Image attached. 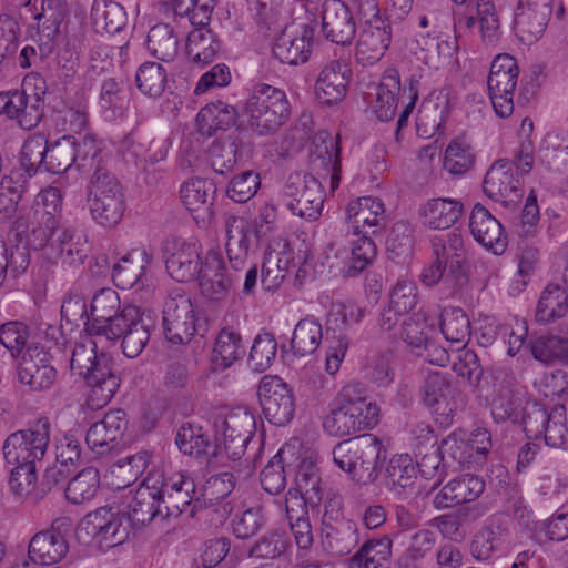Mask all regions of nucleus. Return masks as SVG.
<instances>
[{
	"label": "nucleus",
	"mask_w": 568,
	"mask_h": 568,
	"mask_svg": "<svg viewBox=\"0 0 568 568\" xmlns=\"http://www.w3.org/2000/svg\"><path fill=\"white\" fill-rule=\"evenodd\" d=\"M110 154L93 163H75L78 171L92 174L87 185V205L93 221L104 227L120 223L125 211L124 193L120 180L109 168Z\"/></svg>",
	"instance_id": "obj_1"
},
{
	"label": "nucleus",
	"mask_w": 568,
	"mask_h": 568,
	"mask_svg": "<svg viewBox=\"0 0 568 568\" xmlns=\"http://www.w3.org/2000/svg\"><path fill=\"white\" fill-rule=\"evenodd\" d=\"M387 450L372 434L339 442L333 449L334 463L361 485H371L381 475Z\"/></svg>",
	"instance_id": "obj_2"
},
{
	"label": "nucleus",
	"mask_w": 568,
	"mask_h": 568,
	"mask_svg": "<svg viewBox=\"0 0 568 568\" xmlns=\"http://www.w3.org/2000/svg\"><path fill=\"white\" fill-rule=\"evenodd\" d=\"M214 458L223 454L232 460L244 456L247 446L254 437L256 422L254 415L244 407L232 409L226 415H219L214 420Z\"/></svg>",
	"instance_id": "obj_3"
},
{
	"label": "nucleus",
	"mask_w": 568,
	"mask_h": 568,
	"mask_svg": "<svg viewBox=\"0 0 568 568\" xmlns=\"http://www.w3.org/2000/svg\"><path fill=\"white\" fill-rule=\"evenodd\" d=\"M102 143L87 134L81 142H78L72 135H63L57 140L49 141L47 146V161H44V172L52 174H62L75 163H93L99 158H103Z\"/></svg>",
	"instance_id": "obj_4"
},
{
	"label": "nucleus",
	"mask_w": 568,
	"mask_h": 568,
	"mask_svg": "<svg viewBox=\"0 0 568 568\" xmlns=\"http://www.w3.org/2000/svg\"><path fill=\"white\" fill-rule=\"evenodd\" d=\"M165 338L173 345L191 342L196 327V314L191 297L182 290L172 291L165 298L162 311Z\"/></svg>",
	"instance_id": "obj_5"
},
{
	"label": "nucleus",
	"mask_w": 568,
	"mask_h": 568,
	"mask_svg": "<svg viewBox=\"0 0 568 568\" xmlns=\"http://www.w3.org/2000/svg\"><path fill=\"white\" fill-rule=\"evenodd\" d=\"M49 445L48 423L38 424L34 428H28L10 434L3 443V457L8 465L22 466L37 465Z\"/></svg>",
	"instance_id": "obj_6"
},
{
	"label": "nucleus",
	"mask_w": 568,
	"mask_h": 568,
	"mask_svg": "<svg viewBox=\"0 0 568 568\" xmlns=\"http://www.w3.org/2000/svg\"><path fill=\"white\" fill-rule=\"evenodd\" d=\"M257 395L265 418L275 426H285L294 417L295 397L292 388L278 376L262 377Z\"/></svg>",
	"instance_id": "obj_7"
},
{
	"label": "nucleus",
	"mask_w": 568,
	"mask_h": 568,
	"mask_svg": "<svg viewBox=\"0 0 568 568\" xmlns=\"http://www.w3.org/2000/svg\"><path fill=\"white\" fill-rule=\"evenodd\" d=\"M284 193L292 199L287 206L294 215L307 220L320 217L325 193L318 178L313 174H291L284 186Z\"/></svg>",
	"instance_id": "obj_8"
},
{
	"label": "nucleus",
	"mask_w": 568,
	"mask_h": 568,
	"mask_svg": "<svg viewBox=\"0 0 568 568\" xmlns=\"http://www.w3.org/2000/svg\"><path fill=\"white\" fill-rule=\"evenodd\" d=\"M160 497L165 509L164 515L169 517H179L181 514L189 511L190 516L202 509L200 499V488L196 487L195 480L185 474L176 473L165 478L161 486L158 487Z\"/></svg>",
	"instance_id": "obj_9"
},
{
	"label": "nucleus",
	"mask_w": 568,
	"mask_h": 568,
	"mask_svg": "<svg viewBox=\"0 0 568 568\" xmlns=\"http://www.w3.org/2000/svg\"><path fill=\"white\" fill-rule=\"evenodd\" d=\"M130 308H136L133 305L121 307L119 294L112 288L100 290L92 298L90 305V320L85 322V331L90 336L106 337L110 329L120 324Z\"/></svg>",
	"instance_id": "obj_10"
},
{
	"label": "nucleus",
	"mask_w": 568,
	"mask_h": 568,
	"mask_svg": "<svg viewBox=\"0 0 568 568\" xmlns=\"http://www.w3.org/2000/svg\"><path fill=\"white\" fill-rule=\"evenodd\" d=\"M363 28L356 44V58L362 63L373 64L379 61L392 40L390 24L379 16L378 6L374 16H358Z\"/></svg>",
	"instance_id": "obj_11"
},
{
	"label": "nucleus",
	"mask_w": 568,
	"mask_h": 568,
	"mask_svg": "<svg viewBox=\"0 0 568 568\" xmlns=\"http://www.w3.org/2000/svg\"><path fill=\"white\" fill-rule=\"evenodd\" d=\"M237 273L231 266L227 267L220 251L210 250L197 276L202 295L213 302L225 300L237 278Z\"/></svg>",
	"instance_id": "obj_12"
},
{
	"label": "nucleus",
	"mask_w": 568,
	"mask_h": 568,
	"mask_svg": "<svg viewBox=\"0 0 568 568\" xmlns=\"http://www.w3.org/2000/svg\"><path fill=\"white\" fill-rule=\"evenodd\" d=\"M17 376L32 392H43L57 381V369L51 365V355L39 344H31L22 355Z\"/></svg>",
	"instance_id": "obj_13"
},
{
	"label": "nucleus",
	"mask_w": 568,
	"mask_h": 568,
	"mask_svg": "<svg viewBox=\"0 0 568 568\" xmlns=\"http://www.w3.org/2000/svg\"><path fill=\"white\" fill-rule=\"evenodd\" d=\"M483 191L506 206L516 204L524 195L523 181L508 159H499L491 164L484 178Z\"/></svg>",
	"instance_id": "obj_14"
},
{
	"label": "nucleus",
	"mask_w": 568,
	"mask_h": 568,
	"mask_svg": "<svg viewBox=\"0 0 568 568\" xmlns=\"http://www.w3.org/2000/svg\"><path fill=\"white\" fill-rule=\"evenodd\" d=\"M262 225L255 226L244 216L229 215L225 219L226 253L235 272L245 268L250 248L260 239Z\"/></svg>",
	"instance_id": "obj_15"
},
{
	"label": "nucleus",
	"mask_w": 568,
	"mask_h": 568,
	"mask_svg": "<svg viewBox=\"0 0 568 568\" xmlns=\"http://www.w3.org/2000/svg\"><path fill=\"white\" fill-rule=\"evenodd\" d=\"M346 235H377L386 226L385 206L382 200L363 196L351 201L346 207Z\"/></svg>",
	"instance_id": "obj_16"
},
{
	"label": "nucleus",
	"mask_w": 568,
	"mask_h": 568,
	"mask_svg": "<svg viewBox=\"0 0 568 568\" xmlns=\"http://www.w3.org/2000/svg\"><path fill=\"white\" fill-rule=\"evenodd\" d=\"M68 8L64 0H42L41 11L34 16L36 24L28 28L30 38L39 43L42 54L52 51V47L60 37Z\"/></svg>",
	"instance_id": "obj_17"
},
{
	"label": "nucleus",
	"mask_w": 568,
	"mask_h": 568,
	"mask_svg": "<svg viewBox=\"0 0 568 568\" xmlns=\"http://www.w3.org/2000/svg\"><path fill=\"white\" fill-rule=\"evenodd\" d=\"M310 168L316 178L329 179L331 189L335 191L341 181V146L339 134L332 138L326 131L318 132L313 140L310 152Z\"/></svg>",
	"instance_id": "obj_18"
},
{
	"label": "nucleus",
	"mask_w": 568,
	"mask_h": 568,
	"mask_svg": "<svg viewBox=\"0 0 568 568\" xmlns=\"http://www.w3.org/2000/svg\"><path fill=\"white\" fill-rule=\"evenodd\" d=\"M448 378L439 372L429 374L422 387V398L425 406L434 415L435 422L447 427L453 423L457 408Z\"/></svg>",
	"instance_id": "obj_19"
},
{
	"label": "nucleus",
	"mask_w": 568,
	"mask_h": 568,
	"mask_svg": "<svg viewBox=\"0 0 568 568\" xmlns=\"http://www.w3.org/2000/svg\"><path fill=\"white\" fill-rule=\"evenodd\" d=\"M165 267L169 275L178 282H190L201 272L202 261L195 243L182 239H172L164 244Z\"/></svg>",
	"instance_id": "obj_20"
},
{
	"label": "nucleus",
	"mask_w": 568,
	"mask_h": 568,
	"mask_svg": "<svg viewBox=\"0 0 568 568\" xmlns=\"http://www.w3.org/2000/svg\"><path fill=\"white\" fill-rule=\"evenodd\" d=\"M357 524L344 517H334L327 507L322 519V545L333 557L348 555L358 544Z\"/></svg>",
	"instance_id": "obj_21"
},
{
	"label": "nucleus",
	"mask_w": 568,
	"mask_h": 568,
	"mask_svg": "<svg viewBox=\"0 0 568 568\" xmlns=\"http://www.w3.org/2000/svg\"><path fill=\"white\" fill-rule=\"evenodd\" d=\"M353 8L343 0H325L322 6V32L338 45L352 43L356 34Z\"/></svg>",
	"instance_id": "obj_22"
},
{
	"label": "nucleus",
	"mask_w": 568,
	"mask_h": 568,
	"mask_svg": "<svg viewBox=\"0 0 568 568\" xmlns=\"http://www.w3.org/2000/svg\"><path fill=\"white\" fill-rule=\"evenodd\" d=\"M519 68L517 60L508 54H497L491 64L487 80L489 98L493 106L503 103H514V93L517 87Z\"/></svg>",
	"instance_id": "obj_23"
},
{
	"label": "nucleus",
	"mask_w": 568,
	"mask_h": 568,
	"mask_svg": "<svg viewBox=\"0 0 568 568\" xmlns=\"http://www.w3.org/2000/svg\"><path fill=\"white\" fill-rule=\"evenodd\" d=\"M39 243L34 248L51 247L63 264H82L87 256V241L74 230L65 226H55L45 233H40Z\"/></svg>",
	"instance_id": "obj_24"
},
{
	"label": "nucleus",
	"mask_w": 568,
	"mask_h": 568,
	"mask_svg": "<svg viewBox=\"0 0 568 568\" xmlns=\"http://www.w3.org/2000/svg\"><path fill=\"white\" fill-rule=\"evenodd\" d=\"M120 324L112 327L110 334L104 337L106 341L118 342L122 339V352L129 358L139 356L145 348L149 339L150 332L142 318L139 307L130 308L129 315L119 320Z\"/></svg>",
	"instance_id": "obj_25"
},
{
	"label": "nucleus",
	"mask_w": 568,
	"mask_h": 568,
	"mask_svg": "<svg viewBox=\"0 0 568 568\" xmlns=\"http://www.w3.org/2000/svg\"><path fill=\"white\" fill-rule=\"evenodd\" d=\"M85 524L89 532L108 548L123 544L132 528L125 515L113 514L106 508H99L90 514Z\"/></svg>",
	"instance_id": "obj_26"
},
{
	"label": "nucleus",
	"mask_w": 568,
	"mask_h": 568,
	"mask_svg": "<svg viewBox=\"0 0 568 568\" xmlns=\"http://www.w3.org/2000/svg\"><path fill=\"white\" fill-rule=\"evenodd\" d=\"M55 520L49 529L33 535L28 546V559L31 567L38 565H53L61 561L69 551V544L57 526Z\"/></svg>",
	"instance_id": "obj_27"
},
{
	"label": "nucleus",
	"mask_w": 568,
	"mask_h": 568,
	"mask_svg": "<svg viewBox=\"0 0 568 568\" xmlns=\"http://www.w3.org/2000/svg\"><path fill=\"white\" fill-rule=\"evenodd\" d=\"M474 240L495 254H503L508 241L501 223L483 204L476 203L469 216Z\"/></svg>",
	"instance_id": "obj_28"
},
{
	"label": "nucleus",
	"mask_w": 568,
	"mask_h": 568,
	"mask_svg": "<svg viewBox=\"0 0 568 568\" xmlns=\"http://www.w3.org/2000/svg\"><path fill=\"white\" fill-rule=\"evenodd\" d=\"M419 80L410 77L402 87L396 69H388L376 87V102L379 106H415L418 100Z\"/></svg>",
	"instance_id": "obj_29"
},
{
	"label": "nucleus",
	"mask_w": 568,
	"mask_h": 568,
	"mask_svg": "<svg viewBox=\"0 0 568 568\" xmlns=\"http://www.w3.org/2000/svg\"><path fill=\"white\" fill-rule=\"evenodd\" d=\"M430 243L434 257L448 265L446 281L457 285L462 278H465L466 248L462 233L453 230L447 234L434 236Z\"/></svg>",
	"instance_id": "obj_30"
},
{
	"label": "nucleus",
	"mask_w": 568,
	"mask_h": 568,
	"mask_svg": "<svg viewBox=\"0 0 568 568\" xmlns=\"http://www.w3.org/2000/svg\"><path fill=\"white\" fill-rule=\"evenodd\" d=\"M378 424L374 413L362 412L335 404V407L323 422L324 429L332 436H347L363 430H369Z\"/></svg>",
	"instance_id": "obj_31"
},
{
	"label": "nucleus",
	"mask_w": 568,
	"mask_h": 568,
	"mask_svg": "<svg viewBox=\"0 0 568 568\" xmlns=\"http://www.w3.org/2000/svg\"><path fill=\"white\" fill-rule=\"evenodd\" d=\"M148 478L136 490L128 505L126 518L132 527H141L151 523L155 517L168 518L163 511V503L160 497L156 484Z\"/></svg>",
	"instance_id": "obj_32"
},
{
	"label": "nucleus",
	"mask_w": 568,
	"mask_h": 568,
	"mask_svg": "<svg viewBox=\"0 0 568 568\" xmlns=\"http://www.w3.org/2000/svg\"><path fill=\"white\" fill-rule=\"evenodd\" d=\"M180 196L183 205L195 220H210L213 214V205L216 196V185L212 180L194 178L181 185Z\"/></svg>",
	"instance_id": "obj_33"
},
{
	"label": "nucleus",
	"mask_w": 568,
	"mask_h": 568,
	"mask_svg": "<svg viewBox=\"0 0 568 568\" xmlns=\"http://www.w3.org/2000/svg\"><path fill=\"white\" fill-rule=\"evenodd\" d=\"M552 7L517 3L514 18L516 36L524 44L537 42L544 34Z\"/></svg>",
	"instance_id": "obj_34"
},
{
	"label": "nucleus",
	"mask_w": 568,
	"mask_h": 568,
	"mask_svg": "<svg viewBox=\"0 0 568 568\" xmlns=\"http://www.w3.org/2000/svg\"><path fill=\"white\" fill-rule=\"evenodd\" d=\"M314 29L301 26L295 34L284 31L273 45V54L282 63L296 65L308 60L313 47Z\"/></svg>",
	"instance_id": "obj_35"
},
{
	"label": "nucleus",
	"mask_w": 568,
	"mask_h": 568,
	"mask_svg": "<svg viewBox=\"0 0 568 568\" xmlns=\"http://www.w3.org/2000/svg\"><path fill=\"white\" fill-rule=\"evenodd\" d=\"M84 381L90 387L87 404L91 409L104 407L113 398L121 383L110 357H102L95 372Z\"/></svg>",
	"instance_id": "obj_36"
},
{
	"label": "nucleus",
	"mask_w": 568,
	"mask_h": 568,
	"mask_svg": "<svg viewBox=\"0 0 568 568\" xmlns=\"http://www.w3.org/2000/svg\"><path fill=\"white\" fill-rule=\"evenodd\" d=\"M485 490V481L473 474H464L449 480L436 495L437 508H449L476 500Z\"/></svg>",
	"instance_id": "obj_37"
},
{
	"label": "nucleus",
	"mask_w": 568,
	"mask_h": 568,
	"mask_svg": "<svg viewBox=\"0 0 568 568\" xmlns=\"http://www.w3.org/2000/svg\"><path fill=\"white\" fill-rule=\"evenodd\" d=\"M347 71V65L338 60L323 68L315 84V94L321 104L329 106L342 102L348 87Z\"/></svg>",
	"instance_id": "obj_38"
},
{
	"label": "nucleus",
	"mask_w": 568,
	"mask_h": 568,
	"mask_svg": "<svg viewBox=\"0 0 568 568\" xmlns=\"http://www.w3.org/2000/svg\"><path fill=\"white\" fill-rule=\"evenodd\" d=\"M418 212L428 227L446 230L459 220L464 212V204L449 197L430 199L420 206Z\"/></svg>",
	"instance_id": "obj_39"
},
{
	"label": "nucleus",
	"mask_w": 568,
	"mask_h": 568,
	"mask_svg": "<svg viewBox=\"0 0 568 568\" xmlns=\"http://www.w3.org/2000/svg\"><path fill=\"white\" fill-rule=\"evenodd\" d=\"M416 478V466L408 454L394 455L388 460L385 469V485L390 493L400 496L412 491Z\"/></svg>",
	"instance_id": "obj_40"
},
{
	"label": "nucleus",
	"mask_w": 568,
	"mask_h": 568,
	"mask_svg": "<svg viewBox=\"0 0 568 568\" xmlns=\"http://www.w3.org/2000/svg\"><path fill=\"white\" fill-rule=\"evenodd\" d=\"M149 263L143 248H133L112 267V280L121 290H130L138 284Z\"/></svg>",
	"instance_id": "obj_41"
},
{
	"label": "nucleus",
	"mask_w": 568,
	"mask_h": 568,
	"mask_svg": "<svg viewBox=\"0 0 568 568\" xmlns=\"http://www.w3.org/2000/svg\"><path fill=\"white\" fill-rule=\"evenodd\" d=\"M221 49L217 37L210 28H195L186 39V54L196 65L203 67L213 62Z\"/></svg>",
	"instance_id": "obj_42"
},
{
	"label": "nucleus",
	"mask_w": 568,
	"mask_h": 568,
	"mask_svg": "<svg viewBox=\"0 0 568 568\" xmlns=\"http://www.w3.org/2000/svg\"><path fill=\"white\" fill-rule=\"evenodd\" d=\"M568 313V293L558 284H549L542 291L535 317L540 324L552 323Z\"/></svg>",
	"instance_id": "obj_43"
},
{
	"label": "nucleus",
	"mask_w": 568,
	"mask_h": 568,
	"mask_svg": "<svg viewBox=\"0 0 568 568\" xmlns=\"http://www.w3.org/2000/svg\"><path fill=\"white\" fill-rule=\"evenodd\" d=\"M244 354L241 335L229 328H222L215 338L212 352V369L224 371Z\"/></svg>",
	"instance_id": "obj_44"
},
{
	"label": "nucleus",
	"mask_w": 568,
	"mask_h": 568,
	"mask_svg": "<svg viewBox=\"0 0 568 568\" xmlns=\"http://www.w3.org/2000/svg\"><path fill=\"white\" fill-rule=\"evenodd\" d=\"M323 328L321 323L312 316L298 321L291 338V349L296 356L314 354L321 345Z\"/></svg>",
	"instance_id": "obj_45"
},
{
	"label": "nucleus",
	"mask_w": 568,
	"mask_h": 568,
	"mask_svg": "<svg viewBox=\"0 0 568 568\" xmlns=\"http://www.w3.org/2000/svg\"><path fill=\"white\" fill-rule=\"evenodd\" d=\"M37 465L12 466L9 477V487L17 499L28 500L32 504L43 498L40 488L37 487Z\"/></svg>",
	"instance_id": "obj_46"
},
{
	"label": "nucleus",
	"mask_w": 568,
	"mask_h": 568,
	"mask_svg": "<svg viewBox=\"0 0 568 568\" xmlns=\"http://www.w3.org/2000/svg\"><path fill=\"white\" fill-rule=\"evenodd\" d=\"M291 547V540L284 530L271 529L247 549V556L258 560H275L282 557Z\"/></svg>",
	"instance_id": "obj_47"
},
{
	"label": "nucleus",
	"mask_w": 568,
	"mask_h": 568,
	"mask_svg": "<svg viewBox=\"0 0 568 568\" xmlns=\"http://www.w3.org/2000/svg\"><path fill=\"white\" fill-rule=\"evenodd\" d=\"M175 444L184 455L195 458H214L212 456L213 444L210 443L201 426L191 423L183 424L178 430Z\"/></svg>",
	"instance_id": "obj_48"
},
{
	"label": "nucleus",
	"mask_w": 568,
	"mask_h": 568,
	"mask_svg": "<svg viewBox=\"0 0 568 568\" xmlns=\"http://www.w3.org/2000/svg\"><path fill=\"white\" fill-rule=\"evenodd\" d=\"M440 331L446 341L465 347L471 336L470 321L460 307H447L440 316Z\"/></svg>",
	"instance_id": "obj_49"
},
{
	"label": "nucleus",
	"mask_w": 568,
	"mask_h": 568,
	"mask_svg": "<svg viewBox=\"0 0 568 568\" xmlns=\"http://www.w3.org/2000/svg\"><path fill=\"white\" fill-rule=\"evenodd\" d=\"M146 45L153 57L170 62L178 54L179 40L170 24L159 23L150 29Z\"/></svg>",
	"instance_id": "obj_50"
},
{
	"label": "nucleus",
	"mask_w": 568,
	"mask_h": 568,
	"mask_svg": "<svg viewBox=\"0 0 568 568\" xmlns=\"http://www.w3.org/2000/svg\"><path fill=\"white\" fill-rule=\"evenodd\" d=\"M99 486V470L94 467H87L69 480L64 489L65 498L74 505L83 504L95 496Z\"/></svg>",
	"instance_id": "obj_51"
},
{
	"label": "nucleus",
	"mask_w": 568,
	"mask_h": 568,
	"mask_svg": "<svg viewBox=\"0 0 568 568\" xmlns=\"http://www.w3.org/2000/svg\"><path fill=\"white\" fill-rule=\"evenodd\" d=\"M351 260L344 275L346 277H355L359 275L366 267L372 264L377 254V248L372 236L368 234L352 235Z\"/></svg>",
	"instance_id": "obj_52"
},
{
	"label": "nucleus",
	"mask_w": 568,
	"mask_h": 568,
	"mask_svg": "<svg viewBox=\"0 0 568 568\" xmlns=\"http://www.w3.org/2000/svg\"><path fill=\"white\" fill-rule=\"evenodd\" d=\"M530 351L535 359L547 365L568 363V339L559 336H540L530 343Z\"/></svg>",
	"instance_id": "obj_53"
},
{
	"label": "nucleus",
	"mask_w": 568,
	"mask_h": 568,
	"mask_svg": "<svg viewBox=\"0 0 568 568\" xmlns=\"http://www.w3.org/2000/svg\"><path fill=\"white\" fill-rule=\"evenodd\" d=\"M91 20L99 31L115 33L123 26V8L113 1L94 0L91 8Z\"/></svg>",
	"instance_id": "obj_54"
},
{
	"label": "nucleus",
	"mask_w": 568,
	"mask_h": 568,
	"mask_svg": "<svg viewBox=\"0 0 568 568\" xmlns=\"http://www.w3.org/2000/svg\"><path fill=\"white\" fill-rule=\"evenodd\" d=\"M37 214H42L38 234L53 230L59 224V216L62 210V196L58 187H48L37 195Z\"/></svg>",
	"instance_id": "obj_55"
},
{
	"label": "nucleus",
	"mask_w": 568,
	"mask_h": 568,
	"mask_svg": "<svg viewBox=\"0 0 568 568\" xmlns=\"http://www.w3.org/2000/svg\"><path fill=\"white\" fill-rule=\"evenodd\" d=\"M242 109L250 128L258 134H271L278 130L290 116V109Z\"/></svg>",
	"instance_id": "obj_56"
},
{
	"label": "nucleus",
	"mask_w": 568,
	"mask_h": 568,
	"mask_svg": "<svg viewBox=\"0 0 568 568\" xmlns=\"http://www.w3.org/2000/svg\"><path fill=\"white\" fill-rule=\"evenodd\" d=\"M48 140L41 134L30 135L23 143L19 162L29 176H33L40 170L44 171L47 161Z\"/></svg>",
	"instance_id": "obj_57"
},
{
	"label": "nucleus",
	"mask_w": 568,
	"mask_h": 568,
	"mask_svg": "<svg viewBox=\"0 0 568 568\" xmlns=\"http://www.w3.org/2000/svg\"><path fill=\"white\" fill-rule=\"evenodd\" d=\"M239 116L236 109H200L195 122L203 136H212L217 130L235 124Z\"/></svg>",
	"instance_id": "obj_58"
},
{
	"label": "nucleus",
	"mask_w": 568,
	"mask_h": 568,
	"mask_svg": "<svg viewBox=\"0 0 568 568\" xmlns=\"http://www.w3.org/2000/svg\"><path fill=\"white\" fill-rule=\"evenodd\" d=\"M216 0H172L175 16L187 17L192 26L209 28Z\"/></svg>",
	"instance_id": "obj_59"
},
{
	"label": "nucleus",
	"mask_w": 568,
	"mask_h": 568,
	"mask_svg": "<svg viewBox=\"0 0 568 568\" xmlns=\"http://www.w3.org/2000/svg\"><path fill=\"white\" fill-rule=\"evenodd\" d=\"M102 357H109L106 354L97 353V344L89 339L87 343H79L72 351L70 359V368L73 374L81 376L83 379L89 377L98 368V364L102 362Z\"/></svg>",
	"instance_id": "obj_60"
},
{
	"label": "nucleus",
	"mask_w": 568,
	"mask_h": 568,
	"mask_svg": "<svg viewBox=\"0 0 568 568\" xmlns=\"http://www.w3.org/2000/svg\"><path fill=\"white\" fill-rule=\"evenodd\" d=\"M235 487V477L231 473H221L211 476L200 488V499L202 508H209L227 497Z\"/></svg>",
	"instance_id": "obj_61"
},
{
	"label": "nucleus",
	"mask_w": 568,
	"mask_h": 568,
	"mask_svg": "<svg viewBox=\"0 0 568 568\" xmlns=\"http://www.w3.org/2000/svg\"><path fill=\"white\" fill-rule=\"evenodd\" d=\"M277 352V342L271 333H260L251 347L248 364L256 372H265L271 367Z\"/></svg>",
	"instance_id": "obj_62"
},
{
	"label": "nucleus",
	"mask_w": 568,
	"mask_h": 568,
	"mask_svg": "<svg viewBox=\"0 0 568 568\" xmlns=\"http://www.w3.org/2000/svg\"><path fill=\"white\" fill-rule=\"evenodd\" d=\"M239 142L236 139L214 141L209 149L213 170L222 175L230 173L237 161Z\"/></svg>",
	"instance_id": "obj_63"
},
{
	"label": "nucleus",
	"mask_w": 568,
	"mask_h": 568,
	"mask_svg": "<svg viewBox=\"0 0 568 568\" xmlns=\"http://www.w3.org/2000/svg\"><path fill=\"white\" fill-rule=\"evenodd\" d=\"M166 72L156 62L143 63L136 72V84L141 92L149 97H159L164 91Z\"/></svg>",
	"instance_id": "obj_64"
}]
</instances>
